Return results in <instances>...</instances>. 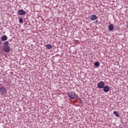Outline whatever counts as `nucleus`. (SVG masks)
Masks as SVG:
<instances>
[{
  "label": "nucleus",
  "instance_id": "f257e3e1",
  "mask_svg": "<svg viewBox=\"0 0 128 128\" xmlns=\"http://www.w3.org/2000/svg\"><path fill=\"white\" fill-rule=\"evenodd\" d=\"M68 96L71 100H76V94L74 92H70L68 93Z\"/></svg>",
  "mask_w": 128,
  "mask_h": 128
},
{
  "label": "nucleus",
  "instance_id": "f03ea898",
  "mask_svg": "<svg viewBox=\"0 0 128 128\" xmlns=\"http://www.w3.org/2000/svg\"><path fill=\"white\" fill-rule=\"evenodd\" d=\"M0 92L1 94H6V89L4 86L0 87Z\"/></svg>",
  "mask_w": 128,
  "mask_h": 128
},
{
  "label": "nucleus",
  "instance_id": "7ed1b4c3",
  "mask_svg": "<svg viewBox=\"0 0 128 128\" xmlns=\"http://www.w3.org/2000/svg\"><path fill=\"white\" fill-rule=\"evenodd\" d=\"M97 86L98 88H104V81H100Z\"/></svg>",
  "mask_w": 128,
  "mask_h": 128
},
{
  "label": "nucleus",
  "instance_id": "20e7f679",
  "mask_svg": "<svg viewBox=\"0 0 128 128\" xmlns=\"http://www.w3.org/2000/svg\"><path fill=\"white\" fill-rule=\"evenodd\" d=\"M26 14V11L22 9H21L18 11V14L20 16H24Z\"/></svg>",
  "mask_w": 128,
  "mask_h": 128
},
{
  "label": "nucleus",
  "instance_id": "39448f33",
  "mask_svg": "<svg viewBox=\"0 0 128 128\" xmlns=\"http://www.w3.org/2000/svg\"><path fill=\"white\" fill-rule=\"evenodd\" d=\"M96 18H98V16L94 14L91 15L90 16V20H96Z\"/></svg>",
  "mask_w": 128,
  "mask_h": 128
},
{
  "label": "nucleus",
  "instance_id": "423d86ee",
  "mask_svg": "<svg viewBox=\"0 0 128 128\" xmlns=\"http://www.w3.org/2000/svg\"><path fill=\"white\" fill-rule=\"evenodd\" d=\"M4 52H10V46H4Z\"/></svg>",
  "mask_w": 128,
  "mask_h": 128
},
{
  "label": "nucleus",
  "instance_id": "0eeeda50",
  "mask_svg": "<svg viewBox=\"0 0 128 128\" xmlns=\"http://www.w3.org/2000/svg\"><path fill=\"white\" fill-rule=\"evenodd\" d=\"M103 88H104V92H108L110 90V88L108 86H104Z\"/></svg>",
  "mask_w": 128,
  "mask_h": 128
},
{
  "label": "nucleus",
  "instance_id": "6e6552de",
  "mask_svg": "<svg viewBox=\"0 0 128 128\" xmlns=\"http://www.w3.org/2000/svg\"><path fill=\"white\" fill-rule=\"evenodd\" d=\"M1 40L2 42H4V40H8V36H2Z\"/></svg>",
  "mask_w": 128,
  "mask_h": 128
},
{
  "label": "nucleus",
  "instance_id": "1a4fd4ad",
  "mask_svg": "<svg viewBox=\"0 0 128 128\" xmlns=\"http://www.w3.org/2000/svg\"><path fill=\"white\" fill-rule=\"evenodd\" d=\"M46 48H48V50H50V48H52V46L50 44H47L46 46Z\"/></svg>",
  "mask_w": 128,
  "mask_h": 128
},
{
  "label": "nucleus",
  "instance_id": "9d476101",
  "mask_svg": "<svg viewBox=\"0 0 128 128\" xmlns=\"http://www.w3.org/2000/svg\"><path fill=\"white\" fill-rule=\"evenodd\" d=\"M109 30H110V32H112V30H114V25L112 24H110L108 26V28Z\"/></svg>",
  "mask_w": 128,
  "mask_h": 128
},
{
  "label": "nucleus",
  "instance_id": "9b49d317",
  "mask_svg": "<svg viewBox=\"0 0 128 128\" xmlns=\"http://www.w3.org/2000/svg\"><path fill=\"white\" fill-rule=\"evenodd\" d=\"M114 114H115L116 116H117V118H118V116H120V114H118V112L116 111H114L113 112Z\"/></svg>",
  "mask_w": 128,
  "mask_h": 128
},
{
  "label": "nucleus",
  "instance_id": "f8f14e48",
  "mask_svg": "<svg viewBox=\"0 0 128 128\" xmlns=\"http://www.w3.org/2000/svg\"><path fill=\"white\" fill-rule=\"evenodd\" d=\"M8 44H9V42L8 41H6L4 42V46H8Z\"/></svg>",
  "mask_w": 128,
  "mask_h": 128
},
{
  "label": "nucleus",
  "instance_id": "ddd939ff",
  "mask_svg": "<svg viewBox=\"0 0 128 128\" xmlns=\"http://www.w3.org/2000/svg\"><path fill=\"white\" fill-rule=\"evenodd\" d=\"M95 66H100V63L98 62H94Z\"/></svg>",
  "mask_w": 128,
  "mask_h": 128
},
{
  "label": "nucleus",
  "instance_id": "4468645a",
  "mask_svg": "<svg viewBox=\"0 0 128 128\" xmlns=\"http://www.w3.org/2000/svg\"><path fill=\"white\" fill-rule=\"evenodd\" d=\"M19 22L20 24H22L24 22V21L22 20V18H20L19 19Z\"/></svg>",
  "mask_w": 128,
  "mask_h": 128
},
{
  "label": "nucleus",
  "instance_id": "2eb2a0df",
  "mask_svg": "<svg viewBox=\"0 0 128 128\" xmlns=\"http://www.w3.org/2000/svg\"><path fill=\"white\" fill-rule=\"evenodd\" d=\"M2 44V40H0V45H1V44Z\"/></svg>",
  "mask_w": 128,
  "mask_h": 128
}]
</instances>
